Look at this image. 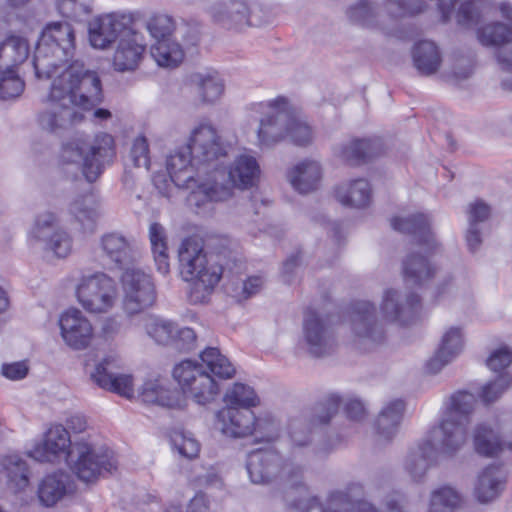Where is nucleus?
<instances>
[{
    "mask_svg": "<svg viewBox=\"0 0 512 512\" xmlns=\"http://www.w3.org/2000/svg\"><path fill=\"white\" fill-rule=\"evenodd\" d=\"M263 284L264 280L262 277L251 276L244 281L232 282L226 287V290L231 297L241 302L259 293Z\"/></svg>",
    "mask_w": 512,
    "mask_h": 512,
    "instance_id": "bf43d9fd",
    "label": "nucleus"
},
{
    "mask_svg": "<svg viewBox=\"0 0 512 512\" xmlns=\"http://www.w3.org/2000/svg\"><path fill=\"white\" fill-rule=\"evenodd\" d=\"M76 295L82 307L90 313H106L116 303L117 284L105 273L83 276L76 289Z\"/></svg>",
    "mask_w": 512,
    "mask_h": 512,
    "instance_id": "ddd939ff",
    "label": "nucleus"
},
{
    "mask_svg": "<svg viewBox=\"0 0 512 512\" xmlns=\"http://www.w3.org/2000/svg\"><path fill=\"white\" fill-rule=\"evenodd\" d=\"M476 451L484 456H495L502 450L498 434L486 425H479L474 433Z\"/></svg>",
    "mask_w": 512,
    "mask_h": 512,
    "instance_id": "6e6d98bb",
    "label": "nucleus"
},
{
    "mask_svg": "<svg viewBox=\"0 0 512 512\" xmlns=\"http://www.w3.org/2000/svg\"><path fill=\"white\" fill-rule=\"evenodd\" d=\"M303 340L307 351L314 357H324L334 352L336 340L327 320L308 309L303 319Z\"/></svg>",
    "mask_w": 512,
    "mask_h": 512,
    "instance_id": "f3484780",
    "label": "nucleus"
},
{
    "mask_svg": "<svg viewBox=\"0 0 512 512\" xmlns=\"http://www.w3.org/2000/svg\"><path fill=\"white\" fill-rule=\"evenodd\" d=\"M8 481L16 491L25 489L29 484V470L26 462L18 455H8L2 459Z\"/></svg>",
    "mask_w": 512,
    "mask_h": 512,
    "instance_id": "3c124183",
    "label": "nucleus"
},
{
    "mask_svg": "<svg viewBox=\"0 0 512 512\" xmlns=\"http://www.w3.org/2000/svg\"><path fill=\"white\" fill-rule=\"evenodd\" d=\"M490 212V207L482 200L469 204L466 242L471 252L477 251L482 243L480 225L489 218Z\"/></svg>",
    "mask_w": 512,
    "mask_h": 512,
    "instance_id": "c03bdc74",
    "label": "nucleus"
},
{
    "mask_svg": "<svg viewBox=\"0 0 512 512\" xmlns=\"http://www.w3.org/2000/svg\"><path fill=\"white\" fill-rule=\"evenodd\" d=\"M437 267L427 257L418 253L409 254L403 261L404 279L408 284L423 287L437 274Z\"/></svg>",
    "mask_w": 512,
    "mask_h": 512,
    "instance_id": "e433bc0d",
    "label": "nucleus"
},
{
    "mask_svg": "<svg viewBox=\"0 0 512 512\" xmlns=\"http://www.w3.org/2000/svg\"><path fill=\"white\" fill-rule=\"evenodd\" d=\"M306 512H374L367 504L355 505L342 491L331 493L325 506H322L317 499H311Z\"/></svg>",
    "mask_w": 512,
    "mask_h": 512,
    "instance_id": "a18cd8bd",
    "label": "nucleus"
},
{
    "mask_svg": "<svg viewBox=\"0 0 512 512\" xmlns=\"http://www.w3.org/2000/svg\"><path fill=\"white\" fill-rule=\"evenodd\" d=\"M130 18L119 13H108L89 22V41L94 48L106 49L132 30Z\"/></svg>",
    "mask_w": 512,
    "mask_h": 512,
    "instance_id": "a211bd4d",
    "label": "nucleus"
},
{
    "mask_svg": "<svg viewBox=\"0 0 512 512\" xmlns=\"http://www.w3.org/2000/svg\"><path fill=\"white\" fill-rule=\"evenodd\" d=\"M24 87V81L14 69L0 71V99L8 100L19 97Z\"/></svg>",
    "mask_w": 512,
    "mask_h": 512,
    "instance_id": "680f3d73",
    "label": "nucleus"
},
{
    "mask_svg": "<svg viewBox=\"0 0 512 512\" xmlns=\"http://www.w3.org/2000/svg\"><path fill=\"white\" fill-rule=\"evenodd\" d=\"M143 402L157 404L167 408L184 407V398L181 392L171 388L167 380L154 379L146 381L140 392Z\"/></svg>",
    "mask_w": 512,
    "mask_h": 512,
    "instance_id": "c85d7f7f",
    "label": "nucleus"
},
{
    "mask_svg": "<svg viewBox=\"0 0 512 512\" xmlns=\"http://www.w3.org/2000/svg\"><path fill=\"white\" fill-rule=\"evenodd\" d=\"M94 0H57L59 13L75 21H81L93 11Z\"/></svg>",
    "mask_w": 512,
    "mask_h": 512,
    "instance_id": "052dcab7",
    "label": "nucleus"
},
{
    "mask_svg": "<svg viewBox=\"0 0 512 512\" xmlns=\"http://www.w3.org/2000/svg\"><path fill=\"white\" fill-rule=\"evenodd\" d=\"M487 8V0H455L447 19L443 14L439 15L441 22L444 24L454 19L457 25L472 28L479 25L487 13Z\"/></svg>",
    "mask_w": 512,
    "mask_h": 512,
    "instance_id": "7c9ffc66",
    "label": "nucleus"
},
{
    "mask_svg": "<svg viewBox=\"0 0 512 512\" xmlns=\"http://www.w3.org/2000/svg\"><path fill=\"white\" fill-rule=\"evenodd\" d=\"M253 434L258 441L272 442L279 436V424L271 417L255 418Z\"/></svg>",
    "mask_w": 512,
    "mask_h": 512,
    "instance_id": "774afa93",
    "label": "nucleus"
},
{
    "mask_svg": "<svg viewBox=\"0 0 512 512\" xmlns=\"http://www.w3.org/2000/svg\"><path fill=\"white\" fill-rule=\"evenodd\" d=\"M151 249L157 270L165 275L169 272V257L167 253V235L165 228L154 222L149 227Z\"/></svg>",
    "mask_w": 512,
    "mask_h": 512,
    "instance_id": "8fccbe9b",
    "label": "nucleus"
},
{
    "mask_svg": "<svg viewBox=\"0 0 512 512\" xmlns=\"http://www.w3.org/2000/svg\"><path fill=\"white\" fill-rule=\"evenodd\" d=\"M292 187L301 194L318 189L322 179V168L319 162L306 159L293 166L287 173Z\"/></svg>",
    "mask_w": 512,
    "mask_h": 512,
    "instance_id": "2f4dec72",
    "label": "nucleus"
},
{
    "mask_svg": "<svg viewBox=\"0 0 512 512\" xmlns=\"http://www.w3.org/2000/svg\"><path fill=\"white\" fill-rule=\"evenodd\" d=\"M287 138H289L294 145L300 147L311 145L314 139L312 128L296 114L292 106Z\"/></svg>",
    "mask_w": 512,
    "mask_h": 512,
    "instance_id": "13d9d810",
    "label": "nucleus"
},
{
    "mask_svg": "<svg viewBox=\"0 0 512 512\" xmlns=\"http://www.w3.org/2000/svg\"><path fill=\"white\" fill-rule=\"evenodd\" d=\"M68 463L77 477L86 483L117 469V460L112 450H95L85 442L74 443L69 450Z\"/></svg>",
    "mask_w": 512,
    "mask_h": 512,
    "instance_id": "9b49d317",
    "label": "nucleus"
},
{
    "mask_svg": "<svg viewBox=\"0 0 512 512\" xmlns=\"http://www.w3.org/2000/svg\"><path fill=\"white\" fill-rule=\"evenodd\" d=\"M420 307V297L414 292H403L395 288L383 291L380 312L384 321L404 326L415 317Z\"/></svg>",
    "mask_w": 512,
    "mask_h": 512,
    "instance_id": "dca6fc26",
    "label": "nucleus"
},
{
    "mask_svg": "<svg viewBox=\"0 0 512 512\" xmlns=\"http://www.w3.org/2000/svg\"><path fill=\"white\" fill-rule=\"evenodd\" d=\"M500 19L480 24L476 39L485 48L497 50L496 58L505 74L501 80L504 90H512V4L501 2L498 5Z\"/></svg>",
    "mask_w": 512,
    "mask_h": 512,
    "instance_id": "6e6552de",
    "label": "nucleus"
},
{
    "mask_svg": "<svg viewBox=\"0 0 512 512\" xmlns=\"http://www.w3.org/2000/svg\"><path fill=\"white\" fill-rule=\"evenodd\" d=\"M176 323L154 315L144 318V329L146 334L159 345H170L175 332Z\"/></svg>",
    "mask_w": 512,
    "mask_h": 512,
    "instance_id": "603ef678",
    "label": "nucleus"
},
{
    "mask_svg": "<svg viewBox=\"0 0 512 512\" xmlns=\"http://www.w3.org/2000/svg\"><path fill=\"white\" fill-rule=\"evenodd\" d=\"M75 35L67 22H54L46 26L37 43L33 66L38 79L54 77L59 68L73 57Z\"/></svg>",
    "mask_w": 512,
    "mask_h": 512,
    "instance_id": "0eeeda50",
    "label": "nucleus"
},
{
    "mask_svg": "<svg viewBox=\"0 0 512 512\" xmlns=\"http://www.w3.org/2000/svg\"><path fill=\"white\" fill-rule=\"evenodd\" d=\"M475 403V396L467 391L455 392L445 402L442 419L427 440L437 455L452 457L464 446Z\"/></svg>",
    "mask_w": 512,
    "mask_h": 512,
    "instance_id": "39448f33",
    "label": "nucleus"
},
{
    "mask_svg": "<svg viewBox=\"0 0 512 512\" xmlns=\"http://www.w3.org/2000/svg\"><path fill=\"white\" fill-rule=\"evenodd\" d=\"M428 7L426 0H358L346 15L356 25L391 35L400 21L423 14Z\"/></svg>",
    "mask_w": 512,
    "mask_h": 512,
    "instance_id": "20e7f679",
    "label": "nucleus"
},
{
    "mask_svg": "<svg viewBox=\"0 0 512 512\" xmlns=\"http://www.w3.org/2000/svg\"><path fill=\"white\" fill-rule=\"evenodd\" d=\"M200 358L206 367L216 376L228 379L235 374V368L228 360L222 355L218 348H206L201 354Z\"/></svg>",
    "mask_w": 512,
    "mask_h": 512,
    "instance_id": "864d4df0",
    "label": "nucleus"
},
{
    "mask_svg": "<svg viewBox=\"0 0 512 512\" xmlns=\"http://www.w3.org/2000/svg\"><path fill=\"white\" fill-rule=\"evenodd\" d=\"M512 384V375L508 372L500 374L495 380L486 383L481 390L480 398L485 404L497 401Z\"/></svg>",
    "mask_w": 512,
    "mask_h": 512,
    "instance_id": "e2e57ef3",
    "label": "nucleus"
},
{
    "mask_svg": "<svg viewBox=\"0 0 512 512\" xmlns=\"http://www.w3.org/2000/svg\"><path fill=\"white\" fill-rule=\"evenodd\" d=\"M209 13L216 25L229 31L241 32L247 27L260 25L253 20L252 11L243 0L217 2L210 7Z\"/></svg>",
    "mask_w": 512,
    "mask_h": 512,
    "instance_id": "aec40b11",
    "label": "nucleus"
},
{
    "mask_svg": "<svg viewBox=\"0 0 512 512\" xmlns=\"http://www.w3.org/2000/svg\"><path fill=\"white\" fill-rule=\"evenodd\" d=\"M217 422L221 432L232 438H242L253 434L255 415L250 409L225 407L218 411Z\"/></svg>",
    "mask_w": 512,
    "mask_h": 512,
    "instance_id": "a878e982",
    "label": "nucleus"
},
{
    "mask_svg": "<svg viewBox=\"0 0 512 512\" xmlns=\"http://www.w3.org/2000/svg\"><path fill=\"white\" fill-rule=\"evenodd\" d=\"M146 44L143 37L133 29L120 38L113 56V68L118 72H131L138 68Z\"/></svg>",
    "mask_w": 512,
    "mask_h": 512,
    "instance_id": "b1692460",
    "label": "nucleus"
},
{
    "mask_svg": "<svg viewBox=\"0 0 512 512\" xmlns=\"http://www.w3.org/2000/svg\"><path fill=\"white\" fill-rule=\"evenodd\" d=\"M69 213L74 222L78 224L79 230L82 233H94L100 213L96 203L91 197L85 196L75 199L70 204Z\"/></svg>",
    "mask_w": 512,
    "mask_h": 512,
    "instance_id": "37998d69",
    "label": "nucleus"
},
{
    "mask_svg": "<svg viewBox=\"0 0 512 512\" xmlns=\"http://www.w3.org/2000/svg\"><path fill=\"white\" fill-rule=\"evenodd\" d=\"M117 362V359L113 356L105 357L96 364L94 370L90 373V379L104 390L130 398L134 394L132 376L116 373Z\"/></svg>",
    "mask_w": 512,
    "mask_h": 512,
    "instance_id": "412c9836",
    "label": "nucleus"
},
{
    "mask_svg": "<svg viewBox=\"0 0 512 512\" xmlns=\"http://www.w3.org/2000/svg\"><path fill=\"white\" fill-rule=\"evenodd\" d=\"M99 247L102 257L110 265L124 271L134 266L140 257L136 241L119 232H110L102 235Z\"/></svg>",
    "mask_w": 512,
    "mask_h": 512,
    "instance_id": "6ab92c4d",
    "label": "nucleus"
},
{
    "mask_svg": "<svg viewBox=\"0 0 512 512\" xmlns=\"http://www.w3.org/2000/svg\"><path fill=\"white\" fill-rule=\"evenodd\" d=\"M505 476L500 466L490 465L478 476L474 493L481 503H488L499 496L504 486Z\"/></svg>",
    "mask_w": 512,
    "mask_h": 512,
    "instance_id": "4c0bfd02",
    "label": "nucleus"
},
{
    "mask_svg": "<svg viewBox=\"0 0 512 512\" xmlns=\"http://www.w3.org/2000/svg\"><path fill=\"white\" fill-rule=\"evenodd\" d=\"M336 198L344 206L364 208L372 199L370 184L363 178L343 183L336 189Z\"/></svg>",
    "mask_w": 512,
    "mask_h": 512,
    "instance_id": "58836bf2",
    "label": "nucleus"
},
{
    "mask_svg": "<svg viewBox=\"0 0 512 512\" xmlns=\"http://www.w3.org/2000/svg\"><path fill=\"white\" fill-rule=\"evenodd\" d=\"M173 377L182 389L181 394L198 405L212 402L218 394V385L201 364L184 360L173 369Z\"/></svg>",
    "mask_w": 512,
    "mask_h": 512,
    "instance_id": "f8f14e48",
    "label": "nucleus"
},
{
    "mask_svg": "<svg viewBox=\"0 0 512 512\" xmlns=\"http://www.w3.org/2000/svg\"><path fill=\"white\" fill-rule=\"evenodd\" d=\"M227 173L234 188L246 190L257 185L260 180L261 169L254 156L241 154L227 168Z\"/></svg>",
    "mask_w": 512,
    "mask_h": 512,
    "instance_id": "473e14b6",
    "label": "nucleus"
},
{
    "mask_svg": "<svg viewBox=\"0 0 512 512\" xmlns=\"http://www.w3.org/2000/svg\"><path fill=\"white\" fill-rule=\"evenodd\" d=\"M350 327L355 345L370 351L382 345L386 339V329L378 317L376 305L368 300H359L352 304Z\"/></svg>",
    "mask_w": 512,
    "mask_h": 512,
    "instance_id": "9d476101",
    "label": "nucleus"
},
{
    "mask_svg": "<svg viewBox=\"0 0 512 512\" xmlns=\"http://www.w3.org/2000/svg\"><path fill=\"white\" fill-rule=\"evenodd\" d=\"M246 469L254 484H269L278 478L289 489L285 492V501L293 508L306 512L310 497L302 483L303 470L300 466L284 464L281 455L273 449H257L247 456Z\"/></svg>",
    "mask_w": 512,
    "mask_h": 512,
    "instance_id": "f03ea898",
    "label": "nucleus"
},
{
    "mask_svg": "<svg viewBox=\"0 0 512 512\" xmlns=\"http://www.w3.org/2000/svg\"><path fill=\"white\" fill-rule=\"evenodd\" d=\"M73 445L69 431L62 425H55L48 430L44 441L31 450L30 456L39 462H54L61 457L68 461Z\"/></svg>",
    "mask_w": 512,
    "mask_h": 512,
    "instance_id": "4be33fe9",
    "label": "nucleus"
},
{
    "mask_svg": "<svg viewBox=\"0 0 512 512\" xmlns=\"http://www.w3.org/2000/svg\"><path fill=\"white\" fill-rule=\"evenodd\" d=\"M459 493L450 486H442L432 491L429 512H453L460 504Z\"/></svg>",
    "mask_w": 512,
    "mask_h": 512,
    "instance_id": "5fc2aeb1",
    "label": "nucleus"
},
{
    "mask_svg": "<svg viewBox=\"0 0 512 512\" xmlns=\"http://www.w3.org/2000/svg\"><path fill=\"white\" fill-rule=\"evenodd\" d=\"M464 332L460 326H451L445 330L434 356L427 363L429 373L437 374L452 362L463 350Z\"/></svg>",
    "mask_w": 512,
    "mask_h": 512,
    "instance_id": "393cba45",
    "label": "nucleus"
},
{
    "mask_svg": "<svg viewBox=\"0 0 512 512\" xmlns=\"http://www.w3.org/2000/svg\"><path fill=\"white\" fill-rule=\"evenodd\" d=\"M253 109L262 115L257 129V145L261 149L272 148L287 138L291 113V104L287 98L279 96L256 103Z\"/></svg>",
    "mask_w": 512,
    "mask_h": 512,
    "instance_id": "1a4fd4ad",
    "label": "nucleus"
},
{
    "mask_svg": "<svg viewBox=\"0 0 512 512\" xmlns=\"http://www.w3.org/2000/svg\"><path fill=\"white\" fill-rule=\"evenodd\" d=\"M437 454L430 441H423L406 456L403 468L415 483L424 480L429 468L436 461Z\"/></svg>",
    "mask_w": 512,
    "mask_h": 512,
    "instance_id": "72a5a7b5",
    "label": "nucleus"
},
{
    "mask_svg": "<svg viewBox=\"0 0 512 512\" xmlns=\"http://www.w3.org/2000/svg\"><path fill=\"white\" fill-rule=\"evenodd\" d=\"M141 284L142 289L138 291L135 290L132 281L124 280L123 309L130 316L151 307L156 300L153 282H147L143 279Z\"/></svg>",
    "mask_w": 512,
    "mask_h": 512,
    "instance_id": "f704fd0d",
    "label": "nucleus"
},
{
    "mask_svg": "<svg viewBox=\"0 0 512 512\" xmlns=\"http://www.w3.org/2000/svg\"><path fill=\"white\" fill-rule=\"evenodd\" d=\"M412 57L414 66L421 75L430 76L435 74L442 62L441 53L437 45L428 40H423L415 44Z\"/></svg>",
    "mask_w": 512,
    "mask_h": 512,
    "instance_id": "79ce46f5",
    "label": "nucleus"
},
{
    "mask_svg": "<svg viewBox=\"0 0 512 512\" xmlns=\"http://www.w3.org/2000/svg\"><path fill=\"white\" fill-rule=\"evenodd\" d=\"M188 146L196 163V171L202 168L223 164L227 147L217 130L210 124H200L191 133Z\"/></svg>",
    "mask_w": 512,
    "mask_h": 512,
    "instance_id": "4468645a",
    "label": "nucleus"
},
{
    "mask_svg": "<svg viewBox=\"0 0 512 512\" xmlns=\"http://www.w3.org/2000/svg\"><path fill=\"white\" fill-rule=\"evenodd\" d=\"M190 81L202 103L213 104L224 93V82L216 71L193 73Z\"/></svg>",
    "mask_w": 512,
    "mask_h": 512,
    "instance_id": "ea45409f",
    "label": "nucleus"
},
{
    "mask_svg": "<svg viewBox=\"0 0 512 512\" xmlns=\"http://www.w3.org/2000/svg\"><path fill=\"white\" fill-rule=\"evenodd\" d=\"M166 166L171 181L178 187L193 182L196 177L192 173V169L196 170V163L188 145L172 153L167 158Z\"/></svg>",
    "mask_w": 512,
    "mask_h": 512,
    "instance_id": "c9c22d12",
    "label": "nucleus"
},
{
    "mask_svg": "<svg viewBox=\"0 0 512 512\" xmlns=\"http://www.w3.org/2000/svg\"><path fill=\"white\" fill-rule=\"evenodd\" d=\"M151 56L161 67L175 68L184 58L181 45L172 37L156 41L151 46Z\"/></svg>",
    "mask_w": 512,
    "mask_h": 512,
    "instance_id": "09e8293b",
    "label": "nucleus"
},
{
    "mask_svg": "<svg viewBox=\"0 0 512 512\" xmlns=\"http://www.w3.org/2000/svg\"><path fill=\"white\" fill-rule=\"evenodd\" d=\"M378 152V145L369 139H355L339 148V156L349 165H360L369 161Z\"/></svg>",
    "mask_w": 512,
    "mask_h": 512,
    "instance_id": "de8ad7c7",
    "label": "nucleus"
},
{
    "mask_svg": "<svg viewBox=\"0 0 512 512\" xmlns=\"http://www.w3.org/2000/svg\"><path fill=\"white\" fill-rule=\"evenodd\" d=\"M339 405L340 398L338 396H329L323 403L315 407L310 425L312 427L327 425L331 418L338 412Z\"/></svg>",
    "mask_w": 512,
    "mask_h": 512,
    "instance_id": "69168bd1",
    "label": "nucleus"
},
{
    "mask_svg": "<svg viewBox=\"0 0 512 512\" xmlns=\"http://www.w3.org/2000/svg\"><path fill=\"white\" fill-rule=\"evenodd\" d=\"M102 100L98 73L75 60L53 79L46 107L38 115L39 125L43 130L60 134L82 121L83 114L75 107L89 110Z\"/></svg>",
    "mask_w": 512,
    "mask_h": 512,
    "instance_id": "f257e3e1",
    "label": "nucleus"
},
{
    "mask_svg": "<svg viewBox=\"0 0 512 512\" xmlns=\"http://www.w3.org/2000/svg\"><path fill=\"white\" fill-rule=\"evenodd\" d=\"M74 482L70 475L57 471L44 476L38 483L37 496L40 503L52 507L74 492Z\"/></svg>",
    "mask_w": 512,
    "mask_h": 512,
    "instance_id": "bb28decb",
    "label": "nucleus"
},
{
    "mask_svg": "<svg viewBox=\"0 0 512 512\" xmlns=\"http://www.w3.org/2000/svg\"><path fill=\"white\" fill-rule=\"evenodd\" d=\"M196 187L189 194L187 201L190 207L195 209L196 213L209 211L212 203L217 202L212 199V194L205 189L200 182H194Z\"/></svg>",
    "mask_w": 512,
    "mask_h": 512,
    "instance_id": "338daca9",
    "label": "nucleus"
},
{
    "mask_svg": "<svg viewBox=\"0 0 512 512\" xmlns=\"http://www.w3.org/2000/svg\"><path fill=\"white\" fill-rule=\"evenodd\" d=\"M193 182H200L212 194V199L217 202L226 201L233 197L235 188L227 173V168L223 167L222 164L196 171Z\"/></svg>",
    "mask_w": 512,
    "mask_h": 512,
    "instance_id": "cd10ccee",
    "label": "nucleus"
},
{
    "mask_svg": "<svg viewBox=\"0 0 512 512\" xmlns=\"http://www.w3.org/2000/svg\"><path fill=\"white\" fill-rule=\"evenodd\" d=\"M391 225L398 232L413 235L419 245L425 246L430 251L438 247L435 236L430 230V220L424 214L395 217Z\"/></svg>",
    "mask_w": 512,
    "mask_h": 512,
    "instance_id": "c756f323",
    "label": "nucleus"
},
{
    "mask_svg": "<svg viewBox=\"0 0 512 512\" xmlns=\"http://www.w3.org/2000/svg\"><path fill=\"white\" fill-rule=\"evenodd\" d=\"M227 407H236L238 409H249L258 404L259 399L254 389L243 383H235L225 394Z\"/></svg>",
    "mask_w": 512,
    "mask_h": 512,
    "instance_id": "4d7b16f0",
    "label": "nucleus"
},
{
    "mask_svg": "<svg viewBox=\"0 0 512 512\" xmlns=\"http://www.w3.org/2000/svg\"><path fill=\"white\" fill-rule=\"evenodd\" d=\"M145 27L155 42L172 37V33L175 29L172 17L165 14L151 16L146 20Z\"/></svg>",
    "mask_w": 512,
    "mask_h": 512,
    "instance_id": "0e129e2a",
    "label": "nucleus"
},
{
    "mask_svg": "<svg viewBox=\"0 0 512 512\" xmlns=\"http://www.w3.org/2000/svg\"><path fill=\"white\" fill-rule=\"evenodd\" d=\"M114 156V139L111 135L101 133L90 142L86 135L76 134L62 145L60 164L69 177L76 178L82 174L92 183Z\"/></svg>",
    "mask_w": 512,
    "mask_h": 512,
    "instance_id": "7ed1b4c3",
    "label": "nucleus"
},
{
    "mask_svg": "<svg viewBox=\"0 0 512 512\" xmlns=\"http://www.w3.org/2000/svg\"><path fill=\"white\" fill-rule=\"evenodd\" d=\"M29 55V45L25 38L10 36L0 45V71L14 69Z\"/></svg>",
    "mask_w": 512,
    "mask_h": 512,
    "instance_id": "49530a36",
    "label": "nucleus"
},
{
    "mask_svg": "<svg viewBox=\"0 0 512 512\" xmlns=\"http://www.w3.org/2000/svg\"><path fill=\"white\" fill-rule=\"evenodd\" d=\"M404 410L405 403L400 399L392 400L382 408L376 420V430L380 438L390 441L396 435Z\"/></svg>",
    "mask_w": 512,
    "mask_h": 512,
    "instance_id": "a19ab883",
    "label": "nucleus"
},
{
    "mask_svg": "<svg viewBox=\"0 0 512 512\" xmlns=\"http://www.w3.org/2000/svg\"><path fill=\"white\" fill-rule=\"evenodd\" d=\"M182 278L191 282L190 301L204 303L214 291L223 274V266L208 257L199 239H185L178 251Z\"/></svg>",
    "mask_w": 512,
    "mask_h": 512,
    "instance_id": "423d86ee",
    "label": "nucleus"
},
{
    "mask_svg": "<svg viewBox=\"0 0 512 512\" xmlns=\"http://www.w3.org/2000/svg\"><path fill=\"white\" fill-rule=\"evenodd\" d=\"M59 325L62 337L70 347L80 350L89 345L93 328L81 311L77 309L66 311L61 315Z\"/></svg>",
    "mask_w": 512,
    "mask_h": 512,
    "instance_id": "5701e85b",
    "label": "nucleus"
},
{
    "mask_svg": "<svg viewBox=\"0 0 512 512\" xmlns=\"http://www.w3.org/2000/svg\"><path fill=\"white\" fill-rule=\"evenodd\" d=\"M30 239L57 257L64 258L72 250L71 236L60 227L57 216L52 212L47 211L36 217L30 231Z\"/></svg>",
    "mask_w": 512,
    "mask_h": 512,
    "instance_id": "2eb2a0df",
    "label": "nucleus"
}]
</instances>
